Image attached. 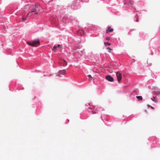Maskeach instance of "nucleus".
Instances as JSON below:
<instances>
[{"label": "nucleus", "instance_id": "f257e3e1", "mask_svg": "<svg viewBox=\"0 0 160 160\" xmlns=\"http://www.w3.org/2000/svg\"><path fill=\"white\" fill-rule=\"evenodd\" d=\"M29 8L28 15H32L33 13L37 14L38 12H42V8L38 3L32 5L28 4L25 6V8Z\"/></svg>", "mask_w": 160, "mask_h": 160}, {"label": "nucleus", "instance_id": "f03ea898", "mask_svg": "<svg viewBox=\"0 0 160 160\" xmlns=\"http://www.w3.org/2000/svg\"><path fill=\"white\" fill-rule=\"evenodd\" d=\"M89 0H74L71 5V8L74 9L79 8L81 7V2H88Z\"/></svg>", "mask_w": 160, "mask_h": 160}, {"label": "nucleus", "instance_id": "7ed1b4c3", "mask_svg": "<svg viewBox=\"0 0 160 160\" xmlns=\"http://www.w3.org/2000/svg\"><path fill=\"white\" fill-rule=\"evenodd\" d=\"M72 36L74 37L75 38H78L80 39L81 38V36L84 34V31L79 29V30H77L76 29H73V32L75 34L73 35L72 32H69Z\"/></svg>", "mask_w": 160, "mask_h": 160}, {"label": "nucleus", "instance_id": "20e7f679", "mask_svg": "<svg viewBox=\"0 0 160 160\" xmlns=\"http://www.w3.org/2000/svg\"><path fill=\"white\" fill-rule=\"evenodd\" d=\"M90 110H88V112L93 114L98 113V112L101 111L103 110L101 107L98 106H95L94 108H92L91 106L88 108Z\"/></svg>", "mask_w": 160, "mask_h": 160}, {"label": "nucleus", "instance_id": "39448f33", "mask_svg": "<svg viewBox=\"0 0 160 160\" xmlns=\"http://www.w3.org/2000/svg\"><path fill=\"white\" fill-rule=\"evenodd\" d=\"M68 22L70 25L72 23V24L75 26L76 28H77L78 29L79 28V26L78 25V22L77 20L74 17H70V20Z\"/></svg>", "mask_w": 160, "mask_h": 160}, {"label": "nucleus", "instance_id": "423d86ee", "mask_svg": "<svg viewBox=\"0 0 160 160\" xmlns=\"http://www.w3.org/2000/svg\"><path fill=\"white\" fill-rule=\"evenodd\" d=\"M133 3V0H124V8L125 10H128V7L132 6Z\"/></svg>", "mask_w": 160, "mask_h": 160}, {"label": "nucleus", "instance_id": "0eeeda50", "mask_svg": "<svg viewBox=\"0 0 160 160\" xmlns=\"http://www.w3.org/2000/svg\"><path fill=\"white\" fill-rule=\"evenodd\" d=\"M149 139H150L152 142V147H158V139L157 138L153 136L150 138Z\"/></svg>", "mask_w": 160, "mask_h": 160}, {"label": "nucleus", "instance_id": "6e6552de", "mask_svg": "<svg viewBox=\"0 0 160 160\" xmlns=\"http://www.w3.org/2000/svg\"><path fill=\"white\" fill-rule=\"evenodd\" d=\"M42 1L46 4L47 8H53L52 6H50V4H52V2L53 0H42Z\"/></svg>", "mask_w": 160, "mask_h": 160}, {"label": "nucleus", "instance_id": "1a4fd4ad", "mask_svg": "<svg viewBox=\"0 0 160 160\" xmlns=\"http://www.w3.org/2000/svg\"><path fill=\"white\" fill-rule=\"evenodd\" d=\"M61 21L63 23V24L64 26H66L67 23L69 24L68 22L69 21L68 20V18L66 16H64L61 19Z\"/></svg>", "mask_w": 160, "mask_h": 160}, {"label": "nucleus", "instance_id": "9d476101", "mask_svg": "<svg viewBox=\"0 0 160 160\" xmlns=\"http://www.w3.org/2000/svg\"><path fill=\"white\" fill-rule=\"evenodd\" d=\"M32 46L37 47L40 44V40L39 39L34 40L32 41Z\"/></svg>", "mask_w": 160, "mask_h": 160}, {"label": "nucleus", "instance_id": "9b49d317", "mask_svg": "<svg viewBox=\"0 0 160 160\" xmlns=\"http://www.w3.org/2000/svg\"><path fill=\"white\" fill-rule=\"evenodd\" d=\"M58 48L62 49V47L61 45L59 44H55L53 46L52 49V50L54 52H56Z\"/></svg>", "mask_w": 160, "mask_h": 160}, {"label": "nucleus", "instance_id": "f8f14e48", "mask_svg": "<svg viewBox=\"0 0 160 160\" xmlns=\"http://www.w3.org/2000/svg\"><path fill=\"white\" fill-rule=\"evenodd\" d=\"M66 70L65 69H63L62 70H59L58 72V73L57 74L56 76H59V77H61V76H60L61 75H65L66 72Z\"/></svg>", "mask_w": 160, "mask_h": 160}, {"label": "nucleus", "instance_id": "ddd939ff", "mask_svg": "<svg viewBox=\"0 0 160 160\" xmlns=\"http://www.w3.org/2000/svg\"><path fill=\"white\" fill-rule=\"evenodd\" d=\"M53 19L52 18H51V20L52 21V22L54 23L55 24H56V25H58V24H59V19L58 17H57L56 18H55V17L54 16H53Z\"/></svg>", "mask_w": 160, "mask_h": 160}, {"label": "nucleus", "instance_id": "4468645a", "mask_svg": "<svg viewBox=\"0 0 160 160\" xmlns=\"http://www.w3.org/2000/svg\"><path fill=\"white\" fill-rule=\"evenodd\" d=\"M116 75L117 78V79L119 82L122 79V76L121 73L119 72H117L116 73Z\"/></svg>", "mask_w": 160, "mask_h": 160}, {"label": "nucleus", "instance_id": "2eb2a0df", "mask_svg": "<svg viewBox=\"0 0 160 160\" xmlns=\"http://www.w3.org/2000/svg\"><path fill=\"white\" fill-rule=\"evenodd\" d=\"M106 79L109 81L112 82H113L114 80L113 78L109 75H108L106 76Z\"/></svg>", "mask_w": 160, "mask_h": 160}, {"label": "nucleus", "instance_id": "dca6fc26", "mask_svg": "<svg viewBox=\"0 0 160 160\" xmlns=\"http://www.w3.org/2000/svg\"><path fill=\"white\" fill-rule=\"evenodd\" d=\"M61 63L62 64L63 66H66L67 65V62L65 59H62L61 60Z\"/></svg>", "mask_w": 160, "mask_h": 160}, {"label": "nucleus", "instance_id": "f3484780", "mask_svg": "<svg viewBox=\"0 0 160 160\" xmlns=\"http://www.w3.org/2000/svg\"><path fill=\"white\" fill-rule=\"evenodd\" d=\"M138 92H138V90H137V89H135L133 91V92H132V93L131 94V96L132 97L133 94H136L137 95H138Z\"/></svg>", "mask_w": 160, "mask_h": 160}, {"label": "nucleus", "instance_id": "a211bd4d", "mask_svg": "<svg viewBox=\"0 0 160 160\" xmlns=\"http://www.w3.org/2000/svg\"><path fill=\"white\" fill-rule=\"evenodd\" d=\"M113 31V28H111L110 27H108L107 29L106 30L107 32H112Z\"/></svg>", "mask_w": 160, "mask_h": 160}, {"label": "nucleus", "instance_id": "6ab92c4d", "mask_svg": "<svg viewBox=\"0 0 160 160\" xmlns=\"http://www.w3.org/2000/svg\"><path fill=\"white\" fill-rule=\"evenodd\" d=\"M140 36L142 37V38L144 39V37L146 35H145L143 32H140L139 33Z\"/></svg>", "mask_w": 160, "mask_h": 160}, {"label": "nucleus", "instance_id": "aec40b11", "mask_svg": "<svg viewBox=\"0 0 160 160\" xmlns=\"http://www.w3.org/2000/svg\"><path fill=\"white\" fill-rule=\"evenodd\" d=\"M136 98L139 101H141L142 99V98L141 96H137Z\"/></svg>", "mask_w": 160, "mask_h": 160}, {"label": "nucleus", "instance_id": "412c9836", "mask_svg": "<svg viewBox=\"0 0 160 160\" xmlns=\"http://www.w3.org/2000/svg\"><path fill=\"white\" fill-rule=\"evenodd\" d=\"M155 97L154 96H153V98H151V100L153 102H154L155 103H157L158 101L155 99Z\"/></svg>", "mask_w": 160, "mask_h": 160}, {"label": "nucleus", "instance_id": "4be33fe9", "mask_svg": "<svg viewBox=\"0 0 160 160\" xmlns=\"http://www.w3.org/2000/svg\"><path fill=\"white\" fill-rule=\"evenodd\" d=\"M26 20V17H22L21 18V20L20 21V22H23Z\"/></svg>", "mask_w": 160, "mask_h": 160}, {"label": "nucleus", "instance_id": "5701e85b", "mask_svg": "<svg viewBox=\"0 0 160 160\" xmlns=\"http://www.w3.org/2000/svg\"><path fill=\"white\" fill-rule=\"evenodd\" d=\"M27 44L28 45L32 46V42H27Z\"/></svg>", "mask_w": 160, "mask_h": 160}, {"label": "nucleus", "instance_id": "b1692460", "mask_svg": "<svg viewBox=\"0 0 160 160\" xmlns=\"http://www.w3.org/2000/svg\"><path fill=\"white\" fill-rule=\"evenodd\" d=\"M73 51H74L75 52H77L78 53V52L80 53V52L82 53H83V51H76V50L75 49H74V48L73 49Z\"/></svg>", "mask_w": 160, "mask_h": 160}, {"label": "nucleus", "instance_id": "393cba45", "mask_svg": "<svg viewBox=\"0 0 160 160\" xmlns=\"http://www.w3.org/2000/svg\"><path fill=\"white\" fill-rule=\"evenodd\" d=\"M147 107H148V108H151L152 109H154V108L153 107L150 106V105H149V104H148L147 105Z\"/></svg>", "mask_w": 160, "mask_h": 160}, {"label": "nucleus", "instance_id": "a878e982", "mask_svg": "<svg viewBox=\"0 0 160 160\" xmlns=\"http://www.w3.org/2000/svg\"><path fill=\"white\" fill-rule=\"evenodd\" d=\"M137 15H136V16H135L136 19H135V18L134 19V21H135L136 22H138V19L137 17Z\"/></svg>", "mask_w": 160, "mask_h": 160}, {"label": "nucleus", "instance_id": "bb28decb", "mask_svg": "<svg viewBox=\"0 0 160 160\" xmlns=\"http://www.w3.org/2000/svg\"><path fill=\"white\" fill-rule=\"evenodd\" d=\"M104 44H105V45L106 46V45H108V46H109L110 45V43L108 42H104Z\"/></svg>", "mask_w": 160, "mask_h": 160}, {"label": "nucleus", "instance_id": "cd10ccee", "mask_svg": "<svg viewBox=\"0 0 160 160\" xmlns=\"http://www.w3.org/2000/svg\"><path fill=\"white\" fill-rule=\"evenodd\" d=\"M110 39V37H106L105 38V39L107 40H109Z\"/></svg>", "mask_w": 160, "mask_h": 160}, {"label": "nucleus", "instance_id": "c85d7f7f", "mask_svg": "<svg viewBox=\"0 0 160 160\" xmlns=\"http://www.w3.org/2000/svg\"><path fill=\"white\" fill-rule=\"evenodd\" d=\"M88 76L89 77V79L91 80L92 79V77L91 75H88Z\"/></svg>", "mask_w": 160, "mask_h": 160}, {"label": "nucleus", "instance_id": "c756f323", "mask_svg": "<svg viewBox=\"0 0 160 160\" xmlns=\"http://www.w3.org/2000/svg\"><path fill=\"white\" fill-rule=\"evenodd\" d=\"M35 72H41V71L39 70H36Z\"/></svg>", "mask_w": 160, "mask_h": 160}, {"label": "nucleus", "instance_id": "7c9ffc66", "mask_svg": "<svg viewBox=\"0 0 160 160\" xmlns=\"http://www.w3.org/2000/svg\"><path fill=\"white\" fill-rule=\"evenodd\" d=\"M24 89V88H22L20 89H18V90H23V89Z\"/></svg>", "mask_w": 160, "mask_h": 160}, {"label": "nucleus", "instance_id": "2f4dec72", "mask_svg": "<svg viewBox=\"0 0 160 160\" xmlns=\"http://www.w3.org/2000/svg\"><path fill=\"white\" fill-rule=\"evenodd\" d=\"M160 92V90H159L158 91L157 93H158V94H159V93Z\"/></svg>", "mask_w": 160, "mask_h": 160}, {"label": "nucleus", "instance_id": "473e14b6", "mask_svg": "<svg viewBox=\"0 0 160 160\" xmlns=\"http://www.w3.org/2000/svg\"><path fill=\"white\" fill-rule=\"evenodd\" d=\"M51 75H52V74H49L48 75H47V76H51Z\"/></svg>", "mask_w": 160, "mask_h": 160}, {"label": "nucleus", "instance_id": "72a5a7b5", "mask_svg": "<svg viewBox=\"0 0 160 160\" xmlns=\"http://www.w3.org/2000/svg\"><path fill=\"white\" fill-rule=\"evenodd\" d=\"M78 42H81V40H78Z\"/></svg>", "mask_w": 160, "mask_h": 160}, {"label": "nucleus", "instance_id": "f704fd0d", "mask_svg": "<svg viewBox=\"0 0 160 160\" xmlns=\"http://www.w3.org/2000/svg\"><path fill=\"white\" fill-rule=\"evenodd\" d=\"M106 125H107V126H110V125H109V124H105Z\"/></svg>", "mask_w": 160, "mask_h": 160}, {"label": "nucleus", "instance_id": "c9c22d12", "mask_svg": "<svg viewBox=\"0 0 160 160\" xmlns=\"http://www.w3.org/2000/svg\"><path fill=\"white\" fill-rule=\"evenodd\" d=\"M153 54V53H150V54L152 55Z\"/></svg>", "mask_w": 160, "mask_h": 160}, {"label": "nucleus", "instance_id": "e433bc0d", "mask_svg": "<svg viewBox=\"0 0 160 160\" xmlns=\"http://www.w3.org/2000/svg\"><path fill=\"white\" fill-rule=\"evenodd\" d=\"M134 9L135 10H136V8H134Z\"/></svg>", "mask_w": 160, "mask_h": 160}, {"label": "nucleus", "instance_id": "4c0bfd02", "mask_svg": "<svg viewBox=\"0 0 160 160\" xmlns=\"http://www.w3.org/2000/svg\"><path fill=\"white\" fill-rule=\"evenodd\" d=\"M90 103H88V105H89V106H90Z\"/></svg>", "mask_w": 160, "mask_h": 160}, {"label": "nucleus", "instance_id": "58836bf2", "mask_svg": "<svg viewBox=\"0 0 160 160\" xmlns=\"http://www.w3.org/2000/svg\"><path fill=\"white\" fill-rule=\"evenodd\" d=\"M69 122V119H68V122Z\"/></svg>", "mask_w": 160, "mask_h": 160}, {"label": "nucleus", "instance_id": "ea45409f", "mask_svg": "<svg viewBox=\"0 0 160 160\" xmlns=\"http://www.w3.org/2000/svg\"><path fill=\"white\" fill-rule=\"evenodd\" d=\"M46 76V75H43V76Z\"/></svg>", "mask_w": 160, "mask_h": 160}, {"label": "nucleus", "instance_id": "a19ab883", "mask_svg": "<svg viewBox=\"0 0 160 160\" xmlns=\"http://www.w3.org/2000/svg\"><path fill=\"white\" fill-rule=\"evenodd\" d=\"M59 10V9H58L57 10L58 11Z\"/></svg>", "mask_w": 160, "mask_h": 160}, {"label": "nucleus", "instance_id": "79ce46f5", "mask_svg": "<svg viewBox=\"0 0 160 160\" xmlns=\"http://www.w3.org/2000/svg\"><path fill=\"white\" fill-rule=\"evenodd\" d=\"M56 11H54V12H56Z\"/></svg>", "mask_w": 160, "mask_h": 160}]
</instances>
